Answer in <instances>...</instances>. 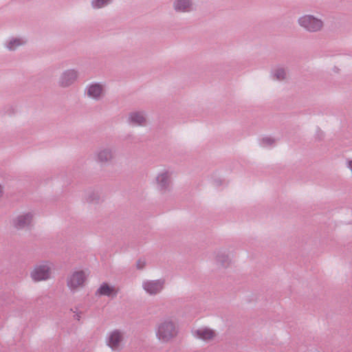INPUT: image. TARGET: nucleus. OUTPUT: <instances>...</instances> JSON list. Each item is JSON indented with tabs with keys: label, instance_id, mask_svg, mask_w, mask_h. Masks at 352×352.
I'll return each instance as SVG.
<instances>
[{
	"label": "nucleus",
	"instance_id": "8",
	"mask_svg": "<svg viewBox=\"0 0 352 352\" xmlns=\"http://www.w3.org/2000/svg\"><path fill=\"white\" fill-rule=\"evenodd\" d=\"M32 217L30 214L19 216L16 219L14 220V226L16 228H22L25 227L31 222Z\"/></svg>",
	"mask_w": 352,
	"mask_h": 352
},
{
	"label": "nucleus",
	"instance_id": "15",
	"mask_svg": "<svg viewBox=\"0 0 352 352\" xmlns=\"http://www.w3.org/2000/svg\"><path fill=\"white\" fill-rule=\"evenodd\" d=\"M22 44V42L20 41L19 39H14L9 42L8 45V47L10 50H15L18 46L21 45Z\"/></svg>",
	"mask_w": 352,
	"mask_h": 352
},
{
	"label": "nucleus",
	"instance_id": "3",
	"mask_svg": "<svg viewBox=\"0 0 352 352\" xmlns=\"http://www.w3.org/2000/svg\"><path fill=\"white\" fill-rule=\"evenodd\" d=\"M85 280L86 274L83 271L74 272L67 278V286L71 290H76L84 285Z\"/></svg>",
	"mask_w": 352,
	"mask_h": 352
},
{
	"label": "nucleus",
	"instance_id": "9",
	"mask_svg": "<svg viewBox=\"0 0 352 352\" xmlns=\"http://www.w3.org/2000/svg\"><path fill=\"white\" fill-rule=\"evenodd\" d=\"M102 87L100 85H93L88 88L87 94L93 98H98L102 94Z\"/></svg>",
	"mask_w": 352,
	"mask_h": 352
},
{
	"label": "nucleus",
	"instance_id": "17",
	"mask_svg": "<svg viewBox=\"0 0 352 352\" xmlns=\"http://www.w3.org/2000/svg\"><path fill=\"white\" fill-rule=\"evenodd\" d=\"M98 157L101 161H107L111 159V154L107 151H104L99 153Z\"/></svg>",
	"mask_w": 352,
	"mask_h": 352
},
{
	"label": "nucleus",
	"instance_id": "13",
	"mask_svg": "<svg viewBox=\"0 0 352 352\" xmlns=\"http://www.w3.org/2000/svg\"><path fill=\"white\" fill-rule=\"evenodd\" d=\"M131 122L134 124L142 125L145 122V118L140 113H134L131 116Z\"/></svg>",
	"mask_w": 352,
	"mask_h": 352
},
{
	"label": "nucleus",
	"instance_id": "19",
	"mask_svg": "<svg viewBox=\"0 0 352 352\" xmlns=\"http://www.w3.org/2000/svg\"><path fill=\"white\" fill-rule=\"evenodd\" d=\"M137 265H138V268L142 269L145 265V262L144 261H140H140H138V262L137 263Z\"/></svg>",
	"mask_w": 352,
	"mask_h": 352
},
{
	"label": "nucleus",
	"instance_id": "22",
	"mask_svg": "<svg viewBox=\"0 0 352 352\" xmlns=\"http://www.w3.org/2000/svg\"><path fill=\"white\" fill-rule=\"evenodd\" d=\"M1 193H2V189H1V187L0 186V196L1 195Z\"/></svg>",
	"mask_w": 352,
	"mask_h": 352
},
{
	"label": "nucleus",
	"instance_id": "5",
	"mask_svg": "<svg viewBox=\"0 0 352 352\" xmlns=\"http://www.w3.org/2000/svg\"><path fill=\"white\" fill-rule=\"evenodd\" d=\"M123 336L119 331L111 332L107 338V345L113 350H119L121 348Z\"/></svg>",
	"mask_w": 352,
	"mask_h": 352
},
{
	"label": "nucleus",
	"instance_id": "20",
	"mask_svg": "<svg viewBox=\"0 0 352 352\" xmlns=\"http://www.w3.org/2000/svg\"><path fill=\"white\" fill-rule=\"evenodd\" d=\"M349 167L351 168V171H352V161L349 162Z\"/></svg>",
	"mask_w": 352,
	"mask_h": 352
},
{
	"label": "nucleus",
	"instance_id": "7",
	"mask_svg": "<svg viewBox=\"0 0 352 352\" xmlns=\"http://www.w3.org/2000/svg\"><path fill=\"white\" fill-rule=\"evenodd\" d=\"M162 286L163 283L160 280L148 281L144 283V289L146 290V292L151 294H155L160 292L162 290Z\"/></svg>",
	"mask_w": 352,
	"mask_h": 352
},
{
	"label": "nucleus",
	"instance_id": "21",
	"mask_svg": "<svg viewBox=\"0 0 352 352\" xmlns=\"http://www.w3.org/2000/svg\"><path fill=\"white\" fill-rule=\"evenodd\" d=\"M80 315L77 314V316H76L77 320H80Z\"/></svg>",
	"mask_w": 352,
	"mask_h": 352
},
{
	"label": "nucleus",
	"instance_id": "18",
	"mask_svg": "<svg viewBox=\"0 0 352 352\" xmlns=\"http://www.w3.org/2000/svg\"><path fill=\"white\" fill-rule=\"evenodd\" d=\"M275 76L278 80H283L285 77V72L284 69H280L276 72Z\"/></svg>",
	"mask_w": 352,
	"mask_h": 352
},
{
	"label": "nucleus",
	"instance_id": "16",
	"mask_svg": "<svg viewBox=\"0 0 352 352\" xmlns=\"http://www.w3.org/2000/svg\"><path fill=\"white\" fill-rule=\"evenodd\" d=\"M110 0H94L93 6L96 8H100L107 4Z\"/></svg>",
	"mask_w": 352,
	"mask_h": 352
},
{
	"label": "nucleus",
	"instance_id": "6",
	"mask_svg": "<svg viewBox=\"0 0 352 352\" xmlns=\"http://www.w3.org/2000/svg\"><path fill=\"white\" fill-rule=\"evenodd\" d=\"M194 336L204 341H210L213 340L216 336V333L214 330L208 327H202L194 331Z\"/></svg>",
	"mask_w": 352,
	"mask_h": 352
},
{
	"label": "nucleus",
	"instance_id": "12",
	"mask_svg": "<svg viewBox=\"0 0 352 352\" xmlns=\"http://www.w3.org/2000/svg\"><path fill=\"white\" fill-rule=\"evenodd\" d=\"M190 6L189 0H177L175 3V8L177 11L186 12Z\"/></svg>",
	"mask_w": 352,
	"mask_h": 352
},
{
	"label": "nucleus",
	"instance_id": "1",
	"mask_svg": "<svg viewBox=\"0 0 352 352\" xmlns=\"http://www.w3.org/2000/svg\"><path fill=\"white\" fill-rule=\"evenodd\" d=\"M177 334V328L175 324L167 319L162 321L157 326L156 335L159 340L168 342L175 338Z\"/></svg>",
	"mask_w": 352,
	"mask_h": 352
},
{
	"label": "nucleus",
	"instance_id": "10",
	"mask_svg": "<svg viewBox=\"0 0 352 352\" xmlns=\"http://www.w3.org/2000/svg\"><path fill=\"white\" fill-rule=\"evenodd\" d=\"M98 292L100 295H104L108 296H115L117 293L116 289L113 287H111L107 283H103L100 288L98 289Z\"/></svg>",
	"mask_w": 352,
	"mask_h": 352
},
{
	"label": "nucleus",
	"instance_id": "11",
	"mask_svg": "<svg viewBox=\"0 0 352 352\" xmlns=\"http://www.w3.org/2000/svg\"><path fill=\"white\" fill-rule=\"evenodd\" d=\"M77 77L76 73L73 71H68L65 74H64L62 79V85L63 86H67L70 83H72Z\"/></svg>",
	"mask_w": 352,
	"mask_h": 352
},
{
	"label": "nucleus",
	"instance_id": "4",
	"mask_svg": "<svg viewBox=\"0 0 352 352\" xmlns=\"http://www.w3.org/2000/svg\"><path fill=\"white\" fill-rule=\"evenodd\" d=\"M300 25L309 31H318L321 29L322 23L320 20L307 15L299 19Z\"/></svg>",
	"mask_w": 352,
	"mask_h": 352
},
{
	"label": "nucleus",
	"instance_id": "14",
	"mask_svg": "<svg viewBox=\"0 0 352 352\" xmlns=\"http://www.w3.org/2000/svg\"><path fill=\"white\" fill-rule=\"evenodd\" d=\"M168 175L167 173H163L160 175L157 178V181L159 183V184L161 186L162 188L164 187L168 182Z\"/></svg>",
	"mask_w": 352,
	"mask_h": 352
},
{
	"label": "nucleus",
	"instance_id": "2",
	"mask_svg": "<svg viewBox=\"0 0 352 352\" xmlns=\"http://www.w3.org/2000/svg\"><path fill=\"white\" fill-rule=\"evenodd\" d=\"M52 272V264L49 262H44L36 265L31 272L32 278L36 281L46 280L51 278Z\"/></svg>",
	"mask_w": 352,
	"mask_h": 352
}]
</instances>
